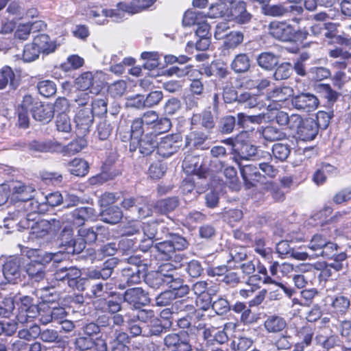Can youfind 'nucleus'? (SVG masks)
I'll return each instance as SVG.
<instances>
[{
	"instance_id": "obj_26",
	"label": "nucleus",
	"mask_w": 351,
	"mask_h": 351,
	"mask_svg": "<svg viewBox=\"0 0 351 351\" xmlns=\"http://www.w3.org/2000/svg\"><path fill=\"white\" fill-rule=\"evenodd\" d=\"M62 223H63L62 221L56 219L51 221L40 220L32 226L30 233L36 238H43L49 233L52 226L60 228Z\"/></svg>"
},
{
	"instance_id": "obj_38",
	"label": "nucleus",
	"mask_w": 351,
	"mask_h": 351,
	"mask_svg": "<svg viewBox=\"0 0 351 351\" xmlns=\"http://www.w3.org/2000/svg\"><path fill=\"white\" fill-rule=\"evenodd\" d=\"M192 125L200 124L207 130H210L215 128V122L212 112L210 110H205L200 114H194L191 119Z\"/></svg>"
},
{
	"instance_id": "obj_12",
	"label": "nucleus",
	"mask_w": 351,
	"mask_h": 351,
	"mask_svg": "<svg viewBox=\"0 0 351 351\" xmlns=\"http://www.w3.org/2000/svg\"><path fill=\"white\" fill-rule=\"evenodd\" d=\"M26 259L23 256H12L6 261L3 267L5 278L10 283L20 278L22 267H24Z\"/></svg>"
},
{
	"instance_id": "obj_39",
	"label": "nucleus",
	"mask_w": 351,
	"mask_h": 351,
	"mask_svg": "<svg viewBox=\"0 0 351 351\" xmlns=\"http://www.w3.org/2000/svg\"><path fill=\"white\" fill-rule=\"evenodd\" d=\"M318 127L313 119L304 120L298 132H297L304 141H311L317 134Z\"/></svg>"
},
{
	"instance_id": "obj_62",
	"label": "nucleus",
	"mask_w": 351,
	"mask_h": 351,
	"mask_svg": "<svg viewBox=\"0 0 351 351\" xmlns=\"http://www.w3.org/2000/svg\"><path fill=\"white\" fill-rule=\"evenodd\" d=\"M148 130L143 124L140 117L136 118L133 120L131 124L130 138L133 143H135V140L141 138Z\"/></svg>"
},
{
	"instance_id": "obj_37",
	"label": "nucleus",
	"mask_w": 351,
	"mask_h": 351,
	"mask_svg": "<svg viewBox=\"0 0 351 351\" xmlns=\"http://www.w3.org/2000/svg\"><path fill=\"white\" fill-rule=\"evenodd\" d=\"M202 332L203 340L207 342L215 341L219 344H223L228 340V334H226V331L213 326L204 328Z\"/></svg>"
},
{
	"instance_id": "obj_31",
	"label": "nucleus",
	"mask_w": 351,
	"mask_h": 351,
	"mask_svg": "<svg viewBox=\"0 0 351 351\" xmlns=\"http://www.w3.org/2000/svg\"><path fill=\"white\" fill-rule=\"evenodd\" d=\"M337 173V169L335 167L329 163H322L313 173V181L317 186L323 185L328 176H335Z\"/></svg>"
},
{
	"instance_id": "obj_56",
	"label": "nucleus",
	"mask_w": 351,
	"mask_h": 351,
	"mask_svg": "<svg viewBox=\"0 0 351 351\" xmlns=\"http://www.w3.org/2000/svg\"><path fill=\"white\" fill-rule=\"evenodd\" d=\"M178 205V198L172 197L158 201L156 204L155 208L161 214H167L174 210Z\"/></svg>"
},
{
	"instance_id": "obj_44",
	"label": "nucleus",
	"mask_w": 351,
	"mask_h": 351,
	"mask_svg": "<svg viewBox=\"0 0 351 351\" xmlns=\"http://www.w3.org/2000/svg\"><path fill=\"white\" fill-rule=\"evenodd\" d=\"M100 215L103 221L110 224H115L121 221L123 213L118 206H112L103 209L101 211Z\"/></svg>"
},
{
	"instance_id": "obj_1",
	"label": "nucleus",
	"mask_w": 351,
	"mask_h": 351,
	"mask_svg": "<svg viewBox=\"0 0 351 351\" xmlns=\"http://www.w3.org/2000/svg\"><path fill=\"white\" fill-rule=\"evenodd\" d=\"M21 256H25L29 262H25L24 269L29 278L34 282H40L45 277V268L50 263L51 256L38 249L22 247Z\"/></svg>"
},
{
	"instance_id": "obj_36",
	"label": "nucleus",
	"mask_w": 351,
	"mask_h": 351,
	"mask_svg": "<svg viewBox=\"0 0 351 351\" xmlns=\"http://www.w3.org/2000/svg\"><path fill=\"white\" fill-rule=\"evenodd\" d=\"M16 207L19 208L16 213L13 212L12 213H9V217L5 219L6 220L10 219L12 220L16 219L19 215L23 213V212L21 210L22 209L24 212L29 213H38L39 212L40 204L37 200L34 199V197L27 200H24L18 204Z\"/></svg>"
},
{
	"instance_id": "obj_6",
	"label": "nucleus",
	"mask_w": 351,
	"mask_h": 351,
	"mask_svg": "<svg viewBox=\"0 0 351 351\" xmlns=\"http://www.w3.org/2000/svg\"><path fill=\"white\" fill-rule=\"evenodd\" d=\"M66 317V312L63 307L40 303L38 305V313L35 318L38 317L40 324L47 325L52 322H59Z\"/></svg>"
},
{
	"instance_id": "obj_41",
	"label": "nucleus",
	"mask_w": 351,
	"mask_h": 351,
	"mask_svg": "<svg viewBox=\"0 0 351 351\" xmlns=\"http://www.w3.org/2000/svg\"><path fill=\"white\" fill-rule=\"evenodd\" d=\"M19 80L16 79L14 71L8 66H4L0 70V89L5 88L8 85L12 89H16L19 86Z\"/></svg>"
},
{
	"instance_id": "obj_19",
	"label": "nucleus",
	"mask_w": 351,
	"mask_h": 351,
	"mask_svg": "<svg viewBox=\"0 0 351 351\" xmlns=\"http://www.w3.org/2000/svg\"><path fill=\"white\" fill-rule=\"evenodd\" d=\"M254 329H247L234 336L231 347L235 351H247L254 343Z\"/></svg>"
},
{
	"instance_id": "obj_14",
	"label": "nucleus",
	"mask_w": 351,
	"mask_h": 351,
	"mask_svg": "<svg viewBox=\"0 0 351 351\" xmlns=\"http://www.w3.org/2000/svg\"><path fill=\"white\" fill-rule=\"evenodd\" d=\"M291 106L298 110L310 112L317 108L319 99L313 94L302 93L292 97Z\"/></svg>"
},
{
	"instance_id": "obj_15",
	"label": "nucleus",
	"mask_w": 351,
	"mask_h": 351,
	"mask_svg": "<svg viewBox=\"0 0 351 351\" xmlns=\"http://www.w3.org/2000/svg\"><path fill=\"white\" fill-rule=\"evenodd\" d=\"M76 349L80 351L93 350V351H108L105 339L101 337L92 338L83 334L80 335L75 341Z\"/></svg>"
},
{
	"instance_id": "obj_5",
	"label": "nucleus",
	"mask_w": 351,
	"mask_h": 351,
	"mask_svg": "<svg viewBox=\"0 0 351 351\" xmlns=\"http://www.w3.org/2000/svg\"><path fill=\"white\" fill-rule=\"evenodd\" d=\"M102 72L86 71L79 75L75 81L78 89L86 90L90 88V93L98 94L103 84Z\"/></svg>"
},
{
	"instance_id": "obj_10",
	"label": "nucleus",
	"mask_w": 351,
	"mask_h": 351,
	"mask_svg": "<svg viewBox=\"0 0 351 351\" xmlns=\"http://www.w3.org/2000/svg\"><path fill=\"white\" fill-rule=\"evenodd\" d=\"M293 26L287 21H273L268 25L269 34L282 42H291Z\"/></svg>"
},
{
	"instance_id": "obj_30",
	"label": "nucleus",
	"mask_w": 351,
	"mask_h": 351,
	"mask_svg": "<svg viewBox=\"0 0 351 351\" xmlns=\"http://www.w3.org/2000/svg\"><path fill=\"white\" fill-rule=\"evenodd\" d=\"M32 114L35 120L48 123L53 117V109L50 104L36 101L32 109Z\"/></svg>"
},
{
	"instance_id": "obj_58",
	"label": "nucleus",
	"mask_w": 351,
	"mask_h": 351,
	"mask_svg": "<svg viewBox=\"0 0 351 351\" xmlns=\"http://www.w3.org/2000/svg\"><path fill=\"white\" fill-rule=\"evenodd\" d=\"M107 107L108 99L106 96L99 95L93 100L90 110L93 116H102L107 113Z\"/></svg>"
},
{
	"instance_id": "obj_23",
	"label": "nucleus",
	"mask_w": 351,
	"mask_h": 351,
	"mask_svg": "<svg viewBox=\"0 0 351 351\" xmlns=\"http://www.w3.org/2000/svg\"><path fill=\"white\" fill-rule=\"evenodd\" d=\"M96 217L95 209L92 207H80L75 209L70 215H66V220L77 226L84 225L86 221L93 219Z\"/></svg>"
},
{
	"instance_id": "obj_28",
	"label": "nucleus",
	"mask_w": 351,
	"mask_h": 351,
	"mask_svg": "<svg viewBox=\"0 0 351 351\" xmlns=\"http://www.w3.org/2000/svg\"><path fill=\"white\" fill-rule=\"evenodd\" d=\"M184 335L181 332L168 334L164 338V344L168 348L178 349V351H191V346Z\"/></svg>"
},
{
	"instance_id": "obj_9",
	"label": "nucleus",
	"mask_w": 351,
	"mask_h": 351,
	"mask_svg": "<svg viewBox=\"0 0 351 351\" xmlns=\"http://www.w3.org/2000/svg\"><path fill=\"white\" fill-rule=\"evenodd\" d=\"M36 313L38 305L34 304L33 298L30 296L22 297L16 316L18 323L25 324L33 322Z\"/></svg>"
},
{
	"instance_id": "obj_60",
	"label": "nucleus",
	"mask_w": 351,
	"mask_h": 351,
	"mask_svg": "<svg viewBox=\"0 0 351 351\" xmlns=\"http://www.w3.org/2000/svg\"><path fill=\"white\" fill-rule=\"evenodd\" d=\"M223 38V47L225 49H235L243 41V34L240 32H231L227 34Z\"/></svg>"
},
{
	"instance_id": "obj_16",
	"label": "nucleus",
	"mask_w": 351,
	"mask_h": 351,
	"mask_svg": "<svg viewBox=\"0 0 351 351\" xmlns=\"http://www.w3.org/2000/svg\"><path fill=\"white\" fill-rule=\"evenodd\" d=\"M141 261L136 257H130L129 263L132 265L125 267L122 271V280L125 282L128 286L138 284L141 281L144 275L140 271L138 265Z\"/></svg>"
},
{
	"instance_id": "obj_27",
	"label": "nucleus",
	"mask_w": 351,
	"mask_h": 351,
	"mask_svg": "<svg viewBox=\"0 0 351 351\" xmlns=\"http://www.w3.org/2000/svg\"><path fill=\"white\" fill-rule=\"evenodd\" d=\"M317 345L322 346L324 350L328 351L341 350L343 343L339 337L337 335H331L326 337L322 334H317L315 337Z\"/></svg>"
},
{
	"instance_id": "obj_59",
	"label": "nucleus",
	"mask_w": 351,
	"mask_h": 351,
	"mask_svg": "<svg viewBox=\"0 0 351 351\" xmlns=\"http://www.w3.org/2000/svg\"><path fill=\"white\" fill-rule=\"evenodd\" d=\"M328 239L322 234H315L308 244V248L312 252L311 256L317 257V254L326 245Z\"/></svg>"
},
{
	"instance_id": "obj_33",
	"label": "nucleus",
	"mask_w": 351,
	"mask_h": 351,
	"mask_svg": "<svg viewBox=\"0 0 351 351\" xmlns=\"http://www.w3.org/2000/svg\"><path fill=\"white\" fill-rule=\"evenodd\" d=\"M183 169L188 173L202 176L205 171L202 159L197 156H186L182 162Z\"/></svg>"
},
{
	"instance_id": "obj_3",
	"label": "nucleus",
	"mask_w": 351,
	"mask_h": 351,
	"mask_svg": "<svg viewBox=\"0 0 351 351\" xmlns=\"http://www.w3.org/2000/svg\"><path fill=\"white\" fill-rule=\"evenodd\" d=\"M188 241L177 234H169V239L155 244L154 250L162 260L171 259L176 251H182L188 247Z\"/></svg>"
},
{
	"instance_id": "obj_63",
	"label": "nucleus",
	"mask_w": 351,
	"mask_h": 351,
	"mask_svg": "<svg viewBox=\"0 0 351 351\" xmlns=\"http://www.w3.org/2000/svg\"><path fill=\"white\" fill-rule=\"evenodd\" d=\"M38 337L40 339L47 343H58L60 342V337L58 332L53 329L46 328L41 330L39 327Z\"/></svg>"
},
{
	"instance_id": "obj_50",
	"label": "nucleus",
	"mask_w": 351,
	"mask_h": 351,
	"mask_svg": "<svg viewBox=\"0 0 351 351\" xmlns=\"http://www.w3.org/2000/svg\"><path fill=\"white\" fill-rule=\"evenodd\" d=\"M94 306L97 310L111 314L117 313L121 310V303L113 300H97L94 302Z\"/></svg>"
},
{
	"instance_id": "obj_47",
	"label": "nucleus",
	"mask_w": 351,
	"mask_h": 351,
	"mask_svg": "<svg viewBox=\"0 0 351 351\" xmlns=\"http://www.w3.org/2000/svg\"><path fill=\"white\" fill-rule=\"evenodd\" d=\"M256 147L250 144H243L241 147H239L237 153L234 155L233 160L241 166V160H249L256 154Z\"/></svg>"
},
{
	"instance_id": "obj_21",
	"label": "nucleus",
	"mask_w": 351,
	"mask_h": 351,
	"mask_svg": "<svg viewBox=\"0 0 351 351\" xmlns=\"http://www.w3.org/2000/svg\"><path fill=\"white\" fill-rule=\"evenodd\" d=\"M206 328L205 325L199 323L197 326L191 325L185 330L181 331V333H184L183 335L186 341L191 346V349L193 347L196 351H206L207 346H204L203 343H197V337L201 334V330Z\"/></svg>"
},
{
	"instance_id": "obj_7",
	"label": "nucleus",
	"mask_w": 351,
	"mask_h": 351,
	"mask_svg": "<svg viewBox=\"0 0 351 351\" xmlns=\"http://www.w3.org/2000/svg\"><path fill=\"white\" fill-rule=\"evenodd\" d=\"M119 8L115 9L105 10L98 9L90 11L89 16L94 19L95 23L104 25L108 22V18L116 23H119L125 19L127 13L122 8L123 4L119 3Z\"/></svg>"
},
{
	"instance_id": "obj_17",
	"label": "nucleus",
	"mask_w": 351,
	"mask_h": 351,
	"mask_svg": "<svg viewBox=\"0 0 351 351\" xmlns=\"http://www.w3.org/2000/svg\"><path fill=\"white\" fill-rule=\"evenodd\" d=\"M171 268H172L171 264H163L160 266L159 271L149 273L145 278L146 284L154 289H157L165 285L166 282H168L169 280V277H167V272H169Z\"/></svg>"
},
{
	"instance_id": "obj_22",
	"label": "nucleus",
	"mask_w": 351,
	"mask_h": 351,
	"mask_svg": "<svg viewBox=\"0 0 351 351\" xmlns=\"http://www.w3.org/2000/svg\"><path fill=\"white\" fill-rule=\"evenodd\" d=\"M93 115L90 108H84L80 109L75 117V126L80 134L84 135L88 132L93 122Z\"/></svg>"
},
{
	"instance_id": "obj_46",
	"label": "nucleus",
	"mask_w": 351,
	"mask_h": 351,
	"mask_svg": "<svg viewBox=\"0 0 351 351\" xmlns=\"http://www.w3.org/2000/svg\"><path fill=\"white\" fill-rule=\"evenodd\" d=\"M230 66L236 73L247 72L250 68V60L248 55L243 53L237 54L232 60Z\"/></svg>"
},
{
	"instance_id": "obj_48",
	"label": "nucleus",
	"mask_w": 351,
	"mask_h": 351,
	"mask_svg": "<svg viewBox=\"0 0 351 351\" xmlns=\"http://www.w3.org/2000/svg\"><path fill=\"white\" fill-rule=\"evenodd\" d=\"M208 139V135L200 131H193L186 137V143L189 146L206 149L207 146H204Z\"/></svg>"
},
{
	"instance_id": "obj_29",
	"label": "nucleus",
	"mask_w": 351,
	"mask_h": 351,
	"mask_svg": "<svg viewBox=\"0 0 351 351\" xmlns=\"http://www.w3.org/2000/svg\"><path fill=\"white\" fill-rule=\"evenodd\" d=\"M157 136L153 132L147 131L141 138L135 140L138 145L139 151L144 155L150 154L155 148H157Z\"/></svg>"
},
{
	"instance_id": "obj_35",
	"label": "nucleus",
	"mask_w": 351,
	"mask_h": 351,
	"mask_svg": "<svg viewBox=\"0 0 351 351\" xmlns=\"http://www.w3.org/2000/svg\"><path fill=\"white\" fill-rule=\"evenodd\" d=\"M45 25L41 21L29 23L19 24L14 32V38L21 40H25L28 38L32 30L43 29Z\"/></svg>"
},
{
	"instance_id": "obj_2",
	"label": "nucleus",
	"mask_w": 351,
	"mask_h": 351,
	"mask_svg": "<svg viewBox=\"0 0 351 351\" xmlns=\"http://www.w3.org/2000/svg\"><path fill=\"white\" fill-rule=\"evenodd\" d=\"M81 276L82 272L77 267H62L56 271L50 283L53 287L66 284L72 289L83 290L84 280L81 278Z\"/></svg>"
},
{
	"instance_id": "obj_18",
	"label": "nucleus",
	"mask_w": 351,
	"mask_h": 351,
	"mask_svg": "<svg viewBox=\"0 0 351 351\" xmlns=\"http://www.w3.org/2000/svg\"><path fill=\"white\" fill-rule=\"evenodd\" d=\"M107 234L108 230L106 227L95 225L88 228H80L78 230L77 240L84 242L85 248L86 243H93L99 237H104Z\"/></svg>"
},
{
	"instance_id": "obj_49",
	"label": "nucleus",
	"mask_w": 351,
	"mask_h": 351,
	"mask_svg": "<svg viewBox=\"0 0 351 351\" xmlns=\"http://www.w3.org/2000/svg\"><path fill=\"white\" fill-rule=\"evenodd\" d=\"M56 287H53L50 283V286L40 287L37 289V295L42 300V303L53 304V302L58 299V294L55 291Z\"/></svg>"
},
{
	"instance_id": "obj_8",
	"label": "nucleus",
	"mask_w": 351,
	"mask_h": 351,
	"mask_svg": "<svg viewBox=\"0 0 351 351\" xmlns=\"http://www.w3.org/2000/svg\"><path fill=\"white\" fill-rule=\"evenodd\" d=\"M181 145L182 137L180 134H168L158 142L157 152L160 156L168 158L176 153Z\"/></svg>"
},
{
	"instance_id": "obj_24",
	"label": "nucleus",
	"mask_w": 351,
	"mask_h": 351,
	"mask_svg": "<svg viewBox=\"0 0 351 351\" xmlns=\"http://www.w3.org/2000/svg\"><path fill=\"white\" fill-rule=\"evenodd\" d=\"M240 171L245 185L247 189L256 185L261 179V174L259 173L256 166L253 165H245L239 166Z\"/></svg>"
},
{
	"instance_id": "obj_32",
	"label": "nucleus",
	"mask_w": 351,
	"mask_h": 351,
	"mask_svg": "<svg viewBox=\"0 0 351 351\" xmlns=\"http://www.w3.org/2000/svg\"><path fill=\"white\" fill-rule=\"evenodd\" d=\"M32 43L40 51V53L48 55L56 49L57 45L50 37L45 34L37 35L34 37Z\"/></svg>"
},
{
	"instance_id": "obj_25",
	"label": "nucleus",
	"mask_w": 351,
	"mask_h": 351,
	"mask_svg": "<svg viewBox=\"0 0 351 351\" xmlns=\"http://www.w3.org/2000/svg\"><path fill=\"white\" fill-rule=\"evenodd\" d=\"M35 193L36 190L32 186L16 182L12 189L11 199L19 204L24 200L34 197Z\"/></svg>"
},
{
	"instance_id": "obj_53",
	"label": "nucleus",
	"mask_w": 351,
	"mask_h": 351,
	"mask_svg": "<svg viewBox=\"0 0 351 351\" xmlns=\"http://www.w3.org/2000/svg\"><path fill=\"white\" fill-rule=\"evenodd\" d=\"M350 306V301L346 296L339 295L332 299V312L337 315H344Z\"/></svg>"
},
{
	"instance_id": "obj_40",
	"label": "nucleus",
	"mask_w": 351,
	"mask_h": 351,
	"mask_svg": "<svg viewBox=\"0 0 351 351\" xmlns=\"http://www.w3.org/2000/svg\"><path fill=\"white\" fill-rule=\"evenodd\" d=\"M257 271L259 274L263 276V283L265 285H273L276 287L280 288L284 293L289 298H291L294 293L295 291L292 288L287 287L281 282H277L273 279L271 276L268 275L267 268L261 264L257 265Z\"/></svg>"
},
{
	"instance_id": "obj_52",
	"label": "nucleus",
	"mask_w": 351,
	"mask_h": 351,
	"mask_svg": "<svg viewBox=\"0 0 351 351\" xmlns=\"http://www.w3.org/2000/svg\"><path fill=\"white\" fill-rule=\"evenodd\" d=\"M68 166L71 174L80 177L86 176L89 169L88 163L82 158H74L68 164Z\"/></svg>"
},
{
	"instance_id": "obj_34",
	"label": "nucleus",
	"mask_w": 351,
	"mask_h": 351,
	"mask_svg": "<svg viewBox=\"0 0 351 351\" xmlns=\"http://www.w3.org/2000/svg\"><path fill=\"white\" fill-rule=\"evenodd\" d=\"M285 319L276 315H268L264 322V328L269 333H279L287 327Z\"/></svg>"
},
{
	"instance_id": "obj_54",
	"label": "nucleus",
	"mask_w": 351,
	"mask_h": 351,
	"mask_svg": "<svg viewBox=\"0 0 351 351\" xmlns=\"http://www.w3.org/2000/svg\"><path fill=\"white\" fill-rule=\"evenodd\" d=\"M262 12L266 16L272 17H283L288 16V10L284 4L269 5L265 4L262 5Z\"/></svg>"
},
{
	"instance_id": "obj_61",
	"label": "nucleus",
	"mask_w": 351,
	"mask_h": 351,
	"mask_svg": "<svg viewBox=\"0 0 351 351\" xmlns=\"http://www.w3.org/2000/svg\"><path fill=\"white\" fill-rule=\"evenodd\" d=\"M159 226L162 232H165V230L166 228L162 226H160L156 221H152L143 224L141 229L143 230L144 237H149L156 240L162 239V237H160L158 233Z\"/></svg>"
},
{
	"instance_id": "obj_4",
	"label": "nucleus",
	"mask_w": 351,
	"mask_h": 351,
	"mask_svg": "<svg viewBox=\"0 0 351 351\" xmlns=\"http://www.w3.org/2000/svg\"><path fill=\"white\" fill-rule=\"evenodd\" d=\"M216 7L220 10L221 14H230L231 16L240 24H245L250 21L251 14L246 10L245 3L243 1L235 2V0H219ZM215 8L212 5L211 9Z\"/></svg>"
},
{
	"instance_id": "obj_20",
	"label": "nucleus",
	"mask_w": 351,
	"mask_h": 351,
	"mask_svg": "<svg viewBox=\"0 0 351 351\" xmlns=\"http://www.w3.org/2000/svg\"><path fill=\"white\" fill-rule=\"evenodd\" d=\"M59 142L53 140L34 139L29 141L27 148L32 153H56Z\"/></svg>"
},
{
	"instance_id": "obj_57",
	"label": "nucleus",
	"mask_w": 351,
	"mask_h": 351,
	"mask_svg": "<svg viewBox=\"0 0 351 351\" xmlns=\"http://www.w3.org/2000/svg\"><path fill=\"white\" fill-rule=\"evenodd\" d=\"M261 134L268 141H280L286 137V134L282 130L272 125L263 128Z\"/></svg>"
},
{
	"instance_id": "obj_11",
	"label": "nucleus",
	"mask_w": 351,
	"mask_h": 351,
	"mask_svg": "<svg viewBox=\"0 0 351 351\" xmlns=\"http://www.w3.org/2000/svg\"><path fill=\"white\" fill-rule=\"evenodd\" d=\"M59 239L60 245L64 246L68 253L80 254L84 249V242L73 239V230L70 224L64 226Z\"/></svg>"
},
{
	"instance_id": "obj_64",
	"label": "nucleus",
	"mask_w": 351,
	"mask_h": 351,
	"mask_svg": "<svg viewBox=\"0 0 351 351\" xmlns=\"http://www.w3.org/2000/svg\"><path fill=\"white\" fill-rule=\"evenodd\" d=\"M291 152L289 145L283 143H275L272 147V154L274 157L279 161H285Z\"/></svg>"
},
{
	"instance_id": "obj_42",
	"label": "nucleus",
	"mask_w": 351,
	"mask_h": 351,
	"mask_svg": "<svg viewBox=\"0 0 351 351\" xmlns=\"http://www.w3.org/2000/svg\"><path fill=\"white\" fill-rule=\"evenodd\" d=\"M59 149L56 153H61L63 156H71L81 152L86 146V142L83 138H79L70 142L66 145H62L59 143Z\"/></svg>"
},
{
	"instance_id": "obj_45",
	"label": "nucleus",
	"mask_w": 351,
	"mask_h": 351,
	"mask_svg": "<svg viewBox=\"0 0 351 351\" xmlns=\"http://www.w3.org/2000/svg\"><path fill=\"white\" fill-rule=\"evenodd\" d=\"M293 92V89L289 86L276 87L267 93L266 98L267 100H271L274 102H282L291 96Z\"/></svg>"
},
{
	"instance_id": "obj_51",
	"label": "nucleus",
	"mask_w": 351,
	"mask_h": 351,
	"mask_svg": "<svg viewBox=\"0 0 351 351\" xmlns=\"http://www.w3.org/2000/svg\"><path fill=\"white\" fill-rule=\"evenodd\" d=\"M278 56L270 52H263L258 55L257 63L265 70H272L278 63Z\"/></svg>"
},
{
	"instance_id": "obj_55",
	"label": "nucleus",
	"mask_w": 351,
	"mask_h": 351,
	"mask_svg": "<svg viewBox=\"0 0 351 351\" xmlns=\"http://www.w3.org/2000/svg\"><path fill=\"white\" fill-rule=\"evenodd\" d=\"M269 270L271 276H277L278 272L281 274L282 276H289L291 274L295 271V267L289 263L280 264L278 262L274 261L269 266Z\"/></svg>"
},
{
	"instance_id": "obj_43",
	"label": "nucleus",
	"mask_w": 351,
	"mask_h": 351,
	"mask_svg": "<svg viewBox=\"0 0 351 351\" xmlns=\"http://www.w3.org/2000/svg\"><path fill=\"white\" fill-rule=\"evenodd\" d=\"M112 287L108 283L99 282L93 284L90 287V297L98 298L99 300H106L115 293L110 291Z\"/></svg>"
},
{
	"instance_id": "obj_13",
	"label": "nucleus",
	"mask_w": 351,
	"mask_h": 351,
	"mask_svg": "<svg viewBox=\"0 0 351 351\" xmlns=\"http://www.w3.org/2000/svg\"><path fill=\"white\" fill-rule=\"evenodd\" d=\"M119 299L133 306L135 308H140L141 306H146L150 302L148 293L141 287L127 289Z\"/></svg>"
}]
</instances>
